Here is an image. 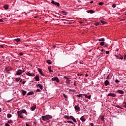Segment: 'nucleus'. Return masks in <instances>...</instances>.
<instances>
[{
	"instance_id": "nucleus-1",
	"label": "nucleus",
	"mask_w": 126,
	"mask_h": 126,
	"mask_svg": "<svg viewBox=\"0 0 126 126\" xmlns=\"http://www.w3.org/2000/svg\"><path fill=\"white\" fill-rule=\"evenodd\" d=\"M22 114H25V115H27V112L26 111V110L23 109L22 110L17 111L18 116L21 118V119H23V116H22Z\"/></svg>"
},
{
	"instance_id": "nucleus-2",
	"label": "nucleus",
	"mask_w": 126,
	"mask_h": 126,
	"mask_svg": "<svg viewBox=\"0 0 126 126\" xmlns=\"http://www.w3.org/2000/svg\"><path fill=\"white\" fill-rule=\"evenodd\" d=\"M52 118H53V116L50 115H46L45 116H41V119L42 121H49V120H51Z\"/></svg>"
},
{
	"instance_id": "nucleus-3",
	"label": "nucleus",
	"mask_w": 126,
	"mask_h": 126,
	"mask_svg": "<svg viewBox=\"0 0 126 126\" xmlns=\"http://www.w3.org/2000/svg\"><path fill=\"white\" fill-rule=\"evenodd\" d=\"M12 70H13V68L11 66L5 67V71H6V72H9V71H12Z\"/></svg>"
},
{
	"instance_id": "nucleus-4",
	"label": "nucleus",
	"mask_w": 126,
	"mask_h": 126,
	"mask_svg": "<svg viewBox=\"0 0 126 126\" xmlns=\"http://www.w3.org/2000/svg\"><path fill=\"white\" fill-rule=\"evenodd\" d=\"M52 80L53 81H56V82H57V83H60V79H59V78H58V77H55L52 78Z\"/></svg>"
},
{
	"instance_id": "nucleus-5",
	"label": "nucleus",
	"mask_w": 126,
	"mask_h": 126,
	"mask_svg": "<svg viewBox=\"0 0 126 126\" xmlns=\"http://www.w3.org/2000/svg\"><path fill=\"white\" fill-rule=\"evenodd\" d=\"M51 3H52V4H54L55 5H57V6H60V3L56 2L54 0H52L51 1Z\"/></svg>"
},
{
	"instance_id": "nucleus-6",
	"label": "nucleus",
	"mask_w": 126,
	"mask_h": 126,
	"mask_svg": "<svg viewBox=\"0 0 126 126\" xmlns=\"http://www.w3.org/2000/svg\"><path fill=\"white\" fill-rule=\"evenodd\" d=\"M26 74L28 76H35V74L34 73H31L29 72H26Z\"/></svg>"
},
{
	"instance_id": "nucleus-7",
	"label": "nucleus",
	"mask_w": 126,
	"mask_h": 126,
	"mask_svg": "<svg viewBox=\"0 0 126 126\" xmlns=\"http://www.w3.org/2000/svg\"><path fill=\"white\" fill-rule=\"evenodd\" d=\"M17 75H21V74H22V70L19 69L16 72Z\"/></svg>"
},
{
	"instance_id": "nucleus-8",
	"label": "nucleus",
	"mask_w": 126,
	"mask_h": 126,
	"mask_svg": "<svg viewBox=\"0 0 126 126\" xmlns=\"http://www.w3.org/2000/svg\"><path fill=\"white\" fill-rule=\"evenodd\" d=\"M115 57H117L119 60H123L124 58L121 55H115Z\"/></svg>"
},
{
	"instance_id": "nucleus-9",
	"label": "nucleus",
	"mask_w": 126,
	"mask_h": 126,
	"mask_svg": "<svg viewBox=\"0 0 126 126\" xmlns=\"http://www.w3.org/2000/svg\"><path fill=\"white\" fill-rule=\"evenodd\" d=\"M70 119H71L72 121H73V122H74V123H76V119H75V118H74V117H73V116H70Z\"/></svg>"
},
{
	"instance_id": "nucleus-10",
	"label": "nucleus",
	"mask_w": 126,
	"mask_h": 126,
	"mask_svg": "<svg viewBox=\"0 0 126 126\" xmlns=\"http://www.w3.org/2000/svg\"><path fill=\"white\" fill-rule=\"evenodd\" d=\"M83 95V96H85V98H87V99H91V95H87L86 94H84Z\"/></svg>"
},
{
	"instance_id": "nucleus-11",
	"label": "nucleus",
	"mask_w": 126,
	"mask_h": 126,
	"mask_svg": "<svg viewBox=\"0 0 126 126\" xmlns=\"http://www.w3.org/2000/svg\"><path fill=\"white\" fill-rule=\"evenodd\" d=\"M107 96H111V97H116V94L110 93V94H107Z\"/></svg>"
},
{
	"instance_id": "nucleus-12",
	"label": "nucleus",
	"mask_w": 126,
	"mask_h": 126,
	"mask_svg": "<svg viewBox=\"0 0 126 126\" xmlns=\"http://www.w3.org/2000/svg\"><path fill=\"white\" fill-rule=\"evenodd\" d=\"M34 79H35L36 81H40V79L39 78V75H37L34 77Z\"/></svg>"
},
{
	"instance_id": "nucleus-13",
	"label": "nucleus",
	"mask_w": 126,
	"mask_h": 126,
	"mask_svg": "<svg viewBox=\"0 0 126 126\" xmlns=\"http://www.w3.org/2000/svg\"><path fill=\"white\" fill-rule=\"evenodd\" d=\"M36 86L37 87H39V88H40V89H41V90H43V86H42V85L38 84L36 85Z\"/></svg>"
},
{
	"instance_id": "nucleus-14",
	"label": "nucleus",
	"mask_w": 126,
	"mask_h": 126,
	"mask_svg": "<svg viewBox=\"0 0 126 126\" xmlns=\"http://www.w3.org/2000/svg\"><path fill=\"white\" fill-rule=\"evenodd\" d=\"M74 108L76 110V111H80V108L77 105H75L74 106Z\"/></svg>"
},
{
	"instance_id": "nucleus-15",
	"label": "nucleus",
	"mask_w": 126,
	"mask_h": 126,
	"mask_svg": "<svg viewBox=\"0 0 126 126\" xmlns=\"http://www.w3.org/2000/svg\"><path fill=\"white\" fill-rule=\"evenodd\" d=\"M109 84H110V82H109L108 80L105 81L104 85L105 86H108V85H109Z\"/></svg>"
},
{
	"instance_id": "nucleus-16",
	"label": "nucleus",
	"mask_w": 126,
	"mask_h": 126,
	"mask_svg": "<svg viewBox=\"0 0 126 126\" xmlns=\"http://www.w3.org/2000/svg\"><path fill=\"white\" fill-rule=\"evenodd\" d=\"M117 92L119 93V94H124L125 93V92L123 90H118Z\"/></svg>"
},
{
	"instance_id": "nucleus-17",
	"label": "nucleus",
	"mask_w": 126,
	"mask_h": 126,
	"mask_svg": "<svg viewBox=\"0 0 126 126\" xmlns=\"http://www.w3.org/2000/svg\"><path fill=\"white\" fill-rule=\"evenodd\" d=\"M80 120L82 121V122H85V121H86V119L84 118V116H82L80 118Z\"/></svg>"
},
{
	"instance_id": "nucleus-18",
	"label": "nucleus",
	"mask_w": 126,
	"mask_h": 126,
	"mask_svg": "<svg viewBox=\"0 0 126 126\" xmlns=\"http://www.w3.org/2000/svg\"><path fill=\"white\" fill-rule=\"evenodd\" d=\"M31 111H34L35 109H36V105H33L31 108Z\"/></svg>"
},
{
	"instance_id": "nucleus-19",
	"label": "nucleus",
	"mask_w": 126,
	"mask_h": 126,
	"mask_svg": "<svg viewBox=\"0 0 126 126\" xmlns=\"http://www.w3.org/2000/svg\"><path fill=\"white\" fill-rule=\"evenodd\" d=\"M33 94H34V92H29L27 94V95H28V96H30V95H33Z\"/></svg>"
},
{
	"instance_id": "nucleus-20",
	"label": "nucleus",
	"mask_w": 126,
	"mask_h": 126,
	"mask_svg": "<svg viewBox=\"0 0 126 126\" xmlns=\"http://www.w3.org/2000/svg\"><path fill=\"white\" fill-rule=\"evenodd\" d=\"M22 94L23 95V96H25V95H26V93H27V92L23 90H22Z\"/></svg>"
},
{
	"instance_id": "nucleus-21",
	"label": "nucleus",
	"mask_w": 126,
	"mask_h": 126,
	"mask_svg": "<svg viewBox=\"0 0 126 126\" xmlns=\"http://www.w3.org/2000/svg\"><path fill=\"white\" fill-rule=\"evenodd\" d=\"M48 69H49V72H53V71H52V67L51 66H48Z\"/></svg>"
},
{
	"instance_id": "nucleus-22",
	"label": "nucleus",
	"mask_w": 126,
	"mask_h": 126,
	"mask_svg": "<svg viewBox=\"0 0 126 126\" xmlns=\"http://www.w3.org/2000/svg\"><path fill=\"white\" fill-rule=\"evenodd\" d=\"M98 41L99 42H104L105 41V38H102L98 39Z\"/></svg>"
},
{
	"instance_id": "nucleus-23",
	"label": "nucleus",
	"mask_w": 126,
	"mask_h": 126,
	"mask_svg": "<svg viewBox=\"0 0 126 126\" xmlns=\"http://www.w3.org/2000/svg\"><path fill=\"white\" fill-rule=\"evenodd\" d=\"M46 63H47L48 64H51L52 63V61H51V60H46Z\"/></svg>"
},
{
	"instance_id": "nucleus-24",
	"label": "nucleus",
	"mask_w": 126,
	"mask_h": 126,
	"mask_svg": "<svg viewBox=\"0 0 126 126\" xmlns=\"http://www.w3.org/2000/svg\"><path fill=\"white\" fill-rule=\"evenodd\" d=\"M7 117L8 119L11 118V117H12V115H11V114H8L7 115Z\"/></svg>"
},
{
	"instance_id": "nucleus-25",
	"label": "nucleus",
	"mask_w": 126,
	"mask_h": 126,
	"mask_svg": "<svg viewBox=\"0 0 126 126\" xmlns=\"http://www.w3.org/2000/svg\"><path fill=\"white\" fill-rule=\"evenodd\" d=\"M64 118L67 119V120H69L70 119V116L69 117L68 116L65 115Z\"/></svg>"
},
{
	"instance_id": "nucleus-26",
	"label": "nucleus",
	"mask_w": 126,
	"mask_h": 126,
	"mask_svg": "<svg viewBox=\"0 0 126 126\" xmlns=\"http://www.w3.org/2000/svg\"><path fill=\"white\" fill-rule=\"evenodd\" d=\"M3 7H4V9H8V5H4L3 6Z\"/></svg>"
},
{
	"instance_id": "nucleus-27",
	"label": "nucleus",
	"mask_w": 126,
	"mask_h": 126,
	"mask_svg": "<svg viewBox=\"0 0 126 126\" xmlns=\"http://www.w3.org/2000/svg\"><path fill=\"white\" fill-rule=\"evenodd\" d=\"M88 11V13H89V12H90V13H91V14L94 13V12H95V11L94 10H89Z\"/></svg>"
},
{
	"instance_id": "nucleus-28",
	"label": "nucleus",
	"mask_w": 126,
	"mask_h": 126,
	"mask_svg": "<svg viewBox=\"0 0 126 126\" xmlns=\"http://www.w3.org/2000/svg\"><path fill=\"white\" fill-rule=\"evenodd\" d=\"M62 13H63V14L64 15H67V12H65L64 11H62Z\"/></svg>"
},
{
	"instance_id": "nucleus-29",
	"label": "nucleus",
	"mask_w": 126,
	"mask_h": 126,
	"mask_svg": "<svg viewBox=\"0 0 126 126\" xmlns=\"http://www.w3.org/2000/svg\"><path fill=\"white\" fill-rule=\"evenodd\" d=\"M14 41H15V42H19V41H20V38L15 39Z\"/></svg>"
},
{
	"instance_id": "nucleus-30",
	"label": "nucleus",
	"mask_w": 126,
	"mask_h": 126,
	"mask_svg": "<svg viewBox=\"0 0 126 126\" xmlns=\"http://www.w3.org/2000/svg\"><path fill=\"white\" fill-rule=\"evenodd\" d=\"M67 123H69L70 124H72V125H75V124H74V123H73L72 121H67Z\"/></svg>"
},
{
	"instance_id": "nucleus-31",
	"label": "nucleus",
	"mask_w": 126,
	"mask_h": 126,
	"mask_svg": "<svg viewBox=\"0 0 126 126\" xmlns=\"http://www.w3.org/2000/svg\"><path fill=\"white\" fill-rule=\"evenodd\" d=\"M84 94H78V95H77V97H83V95H84Z\"/></svg>"
},
{
	"instance_id": "nucleus-32",
	"label": "nucleus",
	"mask_w": 126,
	"mask_h": 126,
	"mask_svg": "<svg viewBox=\"0 0 126 126\" xmlns=\"http://www.w3.org/2000/svg\"><path fill=\"white\" fill-rule=\"evenodd\" d=\"M100 21L101 23H102L103 25L106 24V23H107V22H106L104 21H102V20H100Z\"/></svg>"
},
{
	"instance_id": "nucleus-33",
	"label": "nucleus",
	"mask_w": 126,
	"mask_h": 126,
	"mask_svg": "<svg viewBox=\"0 0 126 126\" xmlns=\"http://www.w3.org/2000/svg\"><path fill=\"white\" fill-rule=\"evenodd\" d=\"M69 92H75V90L73 89H69Z\"/></svg>"
},
{
	"instance_id": "nucleus-34",
	"label": "nucleus",
	"mask_w": 126,
	"mask_h": 126,
	"mask_svg": "<svg viewBox=\"0 0 126 126\" xmlns=\"http://www.w3.org/2000/svg\"><path fill=\"white\" fill-rule=\"evenodd\" d=\"M37 70L39 72V73H41L42 72V69H40V68H38Z\"/></svg>"
},
{
	"instance_id": "nucleus-35",
	"label": "nucleus",
	"mask_w": 126,
	"mask_h": 126,
	"mask_svg": "<svg viewBox=\"0 0 126 126\" xmlns=\"http://www.w3.org/2000/svg\"><path fill=\"white\" fill-rule=\"evenodd\" d=\"M99 5H104V2H100L98 3Z\"/></svg>"
},
{
	"instance_id": "nucleus-36",
	"label": "nucleus",
	"mask_w": 126,
	"mask_h": 126,
	"mask_svg": "<svg viewBox=\"0 0 126 126\" xmlns=\"http://www.w3.org/2000/svg\"><path fill=\"white\" fill-rule=\"evenodd\" d=\"M8 124H12V123H13V121H12V120H9L7 122Z\"/></svg>"
},
{
	"instance_id": "nucleus-37",
	"label": "nucleus",
	"mask_w": 126,
	"mask_h": 126,
	"mask_svg": "<svg viewBox=\"0 0 126 126\" xmlns=\"http://www.w3.org/2000/svg\"><path fill=\"white\" fill-rule=\"evenodd\" d=\"M104 44H105V42L104 41L100 42V46H104Z\"/></svg>"
},
{
	"instance_id": "nucleus-38",
	"label": "nucleus",
	"mask_w": 126,
	"mask_h": 126,
	"mask_svg": "<svg viewBox=\"0 0 126 126\" xmlns=\"http://www.w3.org/2000/svg\"><path fill=\"white\" fill-rule=\"evenodd\" d=\"M20 78H17L16 79V81L17 82H18V81H19V80H20Z\"/></svg>"
},
{
	"instance_id": "nucleus-39",
	"label": "nucleus",
	"mask_w": 126,
	"mask_h": 126,
	"mask_svg": "<svg viewBox=\"0 0 126 126\" xmlns=\"http://www.w3.org/2000/svg\"><path fill=\"white\" fill-rule=\"evenodd\" d=\"M63 96L64 98H66V99H67V96L65 95V94H63Z\"/></svg>"
},
{
	"instance_id": "nucleus-40",
	"label": "nucleus",
	"mask_w": 126,
	"mask_h": 126,
	"mask_svg": "<svg viewBox=\"0 0 126 126\" xmlns=\"http://www.w3.org/2000/svg\"><path fill=\"white\" fill-rule=\"evenodd\" d=\"M94 25L95 26H98V25H99V23H95Z\"/></svg>"
},
{
	"instance_id": "nucleus-41",
	"label": "nucleus",
	"mask_w": 126,
	"mask_h": 126,
	"mask_svg": "<svg viewBox=\"0 0 126 126\" xmlns=\"http://www.w3.org/2000/svg\"><path fill=\"white\" fill-rule=\"evenodd\" d=\"M115 82H116V83H119V82H120V81H118V79H116V80H115Z\"/></svg>"
},
{
	"instance_id": "nucleus-42",
	"label": "nucleus",
	"mask_w": 126,
	"mask_h": 126,
	"mask_svg": "<svg viewBox=\"0 0 126 126\" xmlns=\"http://www.w3.org/2000/svg\"><path fill=\"white\" fill-rule=\"evenodd\" d=\"M36 92H41V91L40 90V89H37Z\"/></svg>"
},
{
	"instance_id": "nucleus-43",
	"label": "nucleus",
	"mask_w": 126,
	"mask_h": 126,
	"mask_svg": "<svg viewBox=\"0 0 126 126\" xmlns=\"http://www.w3.org/2000/svg\"><path fill=\"white\" fill-rule=\"evenodd\" d=\"M112 7H113V8H115V7H116V4H113L112 5Z\"/></svg>"
},
{
	"instance_id": "nucleus-44",
	"label": "nucleus",
	"mask_w": 126,
	"mask_h": 126,
	"mask_svg": "<svg viewBox=\"0 0 126 126\" xmlns=\"http://www.w3.org/2000/svg\"><path fill=\"white\" fill-rule=\"evenodd\" d=\"M64 78H65V79H69V78L66 76H64Z\"/></svg>"
},
{
	"instance_id": "nucleus-45",
	"label": "nucleus",
	"mask_w": 126,
	"mask_h": 126,
	"mask_svg": "<svg viewBox=\"0 0 126 126\" xmlns=\"http://www.w3.org/2000/svg\"><path fill=\"white\" fill-rule=\"evenodd\" d=\"M20 56H23V53L21 52L19 53Z\"/></svg>"
},
{
	"instance_id": "nucleus-46",
	"label": "nucleus",
	"mask_w": 126,
	"mask_h": 126,
	"mask_svg": "<svg viewBox=\"0 0 126 126\" xmlns=\"http://www.w3.org/2000/svg\"><path fill=\"white\" fill-rule=\"evenodd\" d=\"M26 83V81H23V82H22V84H23V85H24V84H25Z\"/></svg>"
},
{
	"instance_id": "nucleus-47",
	"label": "nucleus",
	"mask_w": 126,
	"mask_h": 126,
	"mask_svg": "<svg viewBox=\"0 0 126 126\" xmlns=\"http://www.w3.org/2000/svg\"><path fill=\"white\" fill-rule=\"evenodd\" d=\"M105 53H106V55H108V54H109V51H106L105 52Z\"/></svg>"
},
{
	"instance_id": "nucleus-48",
	"label": "nucleus",
	"mask_w": 126,
	"mask_h": 126,
	"mask_svg": "<svg viewBox=\"0 0 126 126\" xmlns=\"http://www.w3.org/2000/svg\"><path fill=\"white\" fill-rule=\"evenodd\" d=\"M0 22H3V20H2V19H0Z\"/></svg>"
},
{
	"instance_id": "nucleus-49",
	"label": "nucleus",
	"mask_w": 126,
	"mask_h": 126,
	"mask_svg": "<svg viewBox=\"0 0 126 126\" xmlns=\"http://www.w3.org/2000/svg\"><path fill=\"white\" fill-rule=\"evenodd\" d=\"M90 125H91V126H94V124H93V123H91V124H90Z\"/></svg>"
},
{
	"instance_id": "nucleus-50",
	"label": "nucleus",
	"mask_w": 126,
	"mask_h": 126,
	"mask_svg": "<svg viewBox=\"0 0 126 126\" xmlns=\"http://www.w3.org/2000/svg\"><path fill=\"white\" fill-rule=\"evenodd\" d=\"M82 75V74H77V76H81Z\"/></svg>"
},
{
	"instance_id": "nucleus-51",
	"label": "nucleus",
	"mask_w": 126,
	"mask_h": 126,
	"mask_svg": "<svg viewBox=\"0 0 126 126\" xmlns=\"http://www.w3.org/2000/svg\"><path fill=\"white\" fill-rule=\"evenodd\" d=\"M0 48H3V45H0Z\"/></svg>"
},
{
	"instance_id": "nucleus-52",
	"label": "nucleus",
	"mask_w": 126,
	"mask_h": 126,
	"mask_svg": "<svg viewBox=\"0 0 126 126\" xmlns=\"http://www.w3.org/2000/svg\"><path fill=\"white\" fill-rule=\"evenodd\" d=\"M109 75H108L107 77H106V79H109Z\"/></svg>"
},
{
	"instance_id": "nucleus-53",
	"label": "nucleus",
	"mask_w": 126,
	"mask_h": 126,
	"mask_svg": "<svg viewBox=\"0 0 126 126\" xmlns=\"http://www.w3.org/2000/svg\"><path fill=\"white\" fill-rule=\"evenodd\" d=\"M76 82H75L74 83V86H76Z\"/></svg>"
},
{
	"instance_id": "nucleus-54",
	"label": "nucleus",
	"mask_w": 126,
	"mask_h": 126,
	"mask_svg": "<svg viewBox=\"0 0 126 126\" xmlns=\"http://www.w3.org/2000/svg\"><path fill=\"white\" fill-rule=\"evenodd\" d=\"M116 107H117V108H119V109H121V107L119 106V105L116 106Z\"/></svg>"
},
{
	"instance_id": "nucleus-55",
	"label": "nucleus",
	"mask_w": 126,
	"mask_h": 126,
	"mask_svg": "<svg viewBox=\"0 0 126 126\" xmlns=\"http://www.w3.org/2000/svg\"><path fill=\"white\" fill-rule=\"evenodd\" d=\"M126 55H125L124 56V60H126Z\"/></svg>"
},
{
	"instance_id": "nucleus-56",
	"label": "nucleus",
	"mask_w": 126,
	"mask_h": 126,
	"mask_svg": "<svg viewBox=\"0 0 126 126\" xmlns=\"http://www.w3.org/2000/svg\"><path fill=\"white\" fill-rule=\"evenodd\" d=\"M90 2V3H93L94 2L93 1H91Z\"/></svg>"
},
{
	"instance_id": "nucleus-57",
	"label": "nucleus",
	"mask_w": 126,
	"mask_h": 126,
	"mask_svg": "<svg viewBox=\"0 0 126 126\" xmlns=\"http://www.w3.org/2000/svg\"><path fill=\"white\" fill-rule=\"evenodd\" d=\"M40 74H41V75H42V76L44 75V74L43 73H42V72L41 73H40Z\"/></svg>"
},
{
	"instance_id": "nucleus-58",
	"label": "nucleus",
	"mask_w": 126,
	"mask_h": 126,
	"mask_svg": "<svg viewBox=\"0 0 126 126\" xmlns=\"http://www.w3.org/2000/svg\"><path fill=\"white\" fill-rule=\"evenodd\" d=\"M85 76H86V77H87L88 76V74H86Z\"/></svg>"
},
{
	"instance_id": "nucleus-59",
	"label": "nucleus",
	"mask_w": 126,
	"mask_h": 126,
	"mask_svg": "<svg viewBox=\"0 0 126 126\" xmlns=\"http://www.w3.org/2000/svg\"><path fill=\"white\" fill-rule=\"evenodd\" d=\"M80 24H83V22H80Z\"/></svg>"
},
{
	"instance_id": "nucleus-60",
	"label": "nucleus",
	"mask_w": 126,
	"mask_h": 126,
	"mask_svg": "<svg viewBox=\"0 0 126 126\" xmlns=\"http://www.w3.org/2000/svg\"><path fill=\"white\" fill-rule=\"evenodd\" d=\"M101 120L103 121V120H104V117H101Z\"/></svg>"
},
{
	"instance_id": "nucleus-61",
	"label": "nucleus",
	"mask_w": 126,
	"mask_h": 126,
	"mask_svg": "<svg viewBox=\"0 0 126 126\" xmlns=\"http://www.w3.org/2000/svg\"><path fill=\"white\" fill-rule=\"evenodd\" d=\"M21 82H22V79H21V80H20V83H21Z\"/></svg>"
},
{
	"instance_id": "nucleus-62",
	"label": "nucleus",
	"mask_w": 126,
	"mask_h": 126,
	"mask_svg": "<svg viewBox=\"0 0 126 126\" xmlns=\"http://www.w3.org/2000/svg\"><path fill=\"white\" fill-rule=\"evenodd\" d=\"M33 17H34V18H37V17H38V16H34Z\"/></svg>"
},
{
	"instance_id": "nucleus-63",
	"label": "nucleus",
	"mask_w": 126,
	"mask_h": 126,
	"mask_svg": "<svg viewBox=\"0 0 126 126\" xmlns=\"http://www.w3.org/2000/svg\"><path fill=\"white\" fill-rule=\"evenodd\" d=\"M105 47H108V44L105 45Z\"/></svg>"
},
{
	"instance_id": "nucleus-64",
	"label": "nucleus",
	"mask_w": 126,
	"mask_h": 126,
	"mask_svg": "<svg viewBox=\"0 0 126 126\" xmlns=\"http://www.w3.org/2000/svg\"><path fill=\"white\" fill-rule=\"evenodd\" d=\"M103 51H104V49H102L101 52H103Z\"/></svg>"
}]
</instances>
